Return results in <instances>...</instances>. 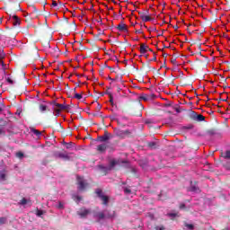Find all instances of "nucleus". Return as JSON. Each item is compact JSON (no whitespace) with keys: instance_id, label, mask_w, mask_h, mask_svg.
Listing matches in <instances>:
<instances>
[{"instance_id":"1","label":"nucleus","mask_w":230,"mask_h":230,"mask_svg":"<svg viewBox=\"0 0 230 230\" xmlns=\"http://www.w3.org/2000/svg\"><path fill=\"white\" fill-rule=\"evenodd\" d=\"M50 105H52V109L54 112H56V116H59L62 111H66L69 108V105L58 103L57 101H52Z\"/></svg>"},{"instance_id":"2","label":"nucleus","mask_w":230,"mask_h":230,"mask_svg":"<svg viewBox=\"0 0 230 230\" xmlns=\"http://www.w3.org/2000/svg\"><path fill=\"white\" fill-rule=\"evenodd\" d=\"M89 186V183L84 177L77 176V189L79 191H85V189Z\"/></svg>"},{"instance_id":"3","label":"nucleus","mask_w":230,"mask_h":230,"mask_svg":"<svg viewBox=\"0 0 230 230\" xmlns=\"http://www.w3.org/2000/svg\"><path fill=\"white\" fill-rule=\"evenodd\" d=\"M114 134L117 137H120L121 139H125L127 136H130L131 132L128 129L121 130L119 128H114Z\"/></svg>"},{"instance_id":"4","label":"nucleus","mask_w":230,"mask_h":230,"mask_svg":"<svg viewBox=\"0 0 230 230\" xmlns=\"http://www.w3.org/2000/svg\"><path fill=\"white\" fill-rule=\"evenodd\" d=\"M142 107L143 106L139 102L133 104L130 107L131 114H133V116H141V112L138 111V113H137V111H141Z\"/></svg>"},{"instance_id":"5","label":"nucleus","mask_w":230,"mask_h":230,"mask_svg":"<svg viewBox=\"0 0 230 230\" xmlns=\"http://www.w3.org/2000/svg\"><path fill=\"white\" fill-rule=\"evenodd\" d=\"M116 166H121V161L118 159H111L109 164V170H116Z\"/></svg>"},{"instance_id":"6","label":"nucleus","mask_w":230,"mask_h":230,"mask_svg":"<svg viewBox=\"0 0 230 230\" xmlns=\"http://www.w3.org/2000/svg\"><path fill=\"white\" fill-rule=\"evenodd\" d=\"M111 134L109 131L105 130L103 136H100L97 137V141H100L101 143H105L106 141H109L111 139Z\"/></svg>"},{"instance_id":"7","label":"nucleus","mask_w":230,"mask_h":230,"mask_svg":"<svg viewBox=\"0 0 230 230\" xmlns=\"http://www.w3.org/2000/svg\"><path fill=\"white\" fill-rule=\"evenodd\" d=\"M90 214H91V210L85 208H81L77 212V215L81 217V218H85V217H87V215H90Z\"/></svg>"},{"instance_id":"8","label":"nucleus","mask_w":230,"mask_h":230,"mask_svg":"<svg viewBox=\"0 0 230 230\" xmlns=\"http://www.w3.org/2000/svg\"><path fill=\"white\" fill-rule=\"evenodd\" d=\"M12 21H13V25L14 26V28H17V26H21V19L19 18V16L13 14V15H10Z\"/></svg>"},{"instance_id":"9","label":"nucleus","mask_w":230,"mask_h":230,"mask_svg":"<svg viewBox=\"0 0 230 230\" xmlns=\"http://www.w3.org/2000/svg\"><path fill=\"white\" fill-rule=\"evenodd\" d=\"M108 146H107V144H101L97 146V152H99V154H105V152H107Z\"/></svg>"},{"instance_id":"10","label":"nucleus","mask_w":230,"mask_h":230,"mask_svg":"<svg viewBox=\"0 0 230 230\" xmlns=\"http://www.w3.org/2000/svg\"><path fill=\"white\" fill-rule=\"evenodd\" d=\"M138 14L140 15V19H142L144 22H150V21H152V17L146 15L143 12H138Z\"/></svg>"},{"instance_id":"11","label":"nucleus","mask_w":230,"mask_h":230,"mask_svg":"<svg viewBox=\"0 0 230 230\" xmlns=\"http://www.w3.org/2000/svg\"><path fill=\"white\" fill-rule=\"evenodd\" d=\"M155 98V94L151 93V94H144L140 96V100H144V102H148L150 100H154Z\"/></svg>"},{"instance_id":"12","label":"nucleus","mask_w":230,"mask_h":230,"mask_svg":"<svg viewBox=\"0 0 230 230\" xmlns=\"http://www.w3.org/2000/svg\"><path fill=\"white\" fill-rule=\"evenodd\" d=\"M146 51H153L152 49L148 48L145 43L140 44V53L145 55Z\"/></svg>"},{"instance_id":"13","label":"nucleus","mask_w":230,"mask_h":230,"mask_svg":"<svg viewBox=\"0 0 230 230\" xmlns=\"http://www.w3.org/2000/svg\"><path fill=\"white\" fill-rule=\"evenodd\" d=\"M117 30H119V31H124L125 33L128 32V28L127 27V24L120 22L118 26H117Z\"/></svg>"},{"instance_id":"14","label":"nucleus","mask_w":230,"mask_h":230,"mask_svg":"<svg viewBox=\"0 0 230 230\" xmlns=\"http://www.w3.org/2000/svg\"><path fill=\"white\" fill-rule=\"evenodd\" d=\"M106 218H114L116 217V212L114 210H104Z\"/></svg>"},{"instance_id":"15","label":"nucleus","mask_w":230,"mask_h":230,"mask_svg":"<svg viewBox=\"0 0 230 230\" xmlns=\"http://www.w3.org/2000/svg\"><path fill=\"white\" fill-rule=\"evenodd\" d=\"M98 168H99L102 175H106L110 171L109 167H106L103 165H99Z\"/></svg>"},{"instance_id":"16","label":"nucleus","mask_w":230,"mask_h":230,"mask_svg":"<svg viewBox=\"0 0 230 230\" xmlns=\"http://www.w3.org/2000/svg\"><path fill=\"white\" fill-rule=\"evenodd\" d=\"M193 119H196L197 121H204L206 117H204L202 114L197 115V113H195Z\"/></svg>"},{"instance_id":"17","label":"nucleus","mask_w":230,"mask_h":230,"mask_svg":"<svg viewBox=\"0 0 230 230\" xmlns=\"http://www.w3.org/2000/svg\"><path fill=\"white\" fill-rule=\"evenodd\" d=\"M58 158L59 159H65V161H69V159H71L69 155H67L66 153H61V155H58Z\"/></svg>"},{"instance_id":"18","label":"nucleus","mask_w":230,"mask_h":230,"mask_svg":"<svg viewBox=\"0 0 230 230\" xmlns=\"http://www.w3.org/2000/svg\"><path fill=\"white\" fill-rule=\"evenodd\" d=\"M101 200H102V204L107 206L109 204V197L106 195L101 196Z\"/></svg>"},{"instance_id":"19","label":"nucleus","mask_w":230,"mask_h":230,"mask_svg":"<svg viewBox=\"0 0 230 230\" xmlns=\"http://www.w3.org/2000/svg\"><path fill=\"white\" fill-rule=\"evenodd\" d=\"M96 217L99 218V220H103L104 218H107L105 212H98Z\"/></svg>"},{"instance_id":"20","label":"nucleus","mask_w":230,"mask_h":230,"mask_svg":"<svg viewBox=\"0 0 230 230\" xmlns=\"http://www.w3.org/2000/svg\"><path fill=\"white\" fill-rule=\"evenodd\" d=\"M28 202H31V200L27 199L26 198H22L20 200L19 204H20V206H26V204H28Z\"/></svg>"},{"instance_id":"21","label":"nucleus","mask_w":230,"mask_h":230,"mask_svg":"<svg viewBox=\"0 0 230 230\" xmlns=\"http://www.w3.org/2000/svg\"><path fill=\"white\" fill-rule=\"evenodd\" d=\"M31 132H32V134L37 136V137H40V136H42V132H40V131H39L38 129H35V128H31Z\"/></svg>"},{"instance_id":"22","label":"nucleus","mask_w":230,"mask_h":230,"mask_svg":"<svg viewBox=\"0 0 230 230\" xmlns=\"http://www.w3.org/2000/svg\"><path fill=\"white\" fill-rule=\"evenodd\" d=\"M207 134H208V136H215V135H217V129H215V128L208 129Z\"/></svg>"},{"instance_id":"23","label":"nucleus","mask_w":230,"mask_h":230,"mask_svg":"<svg viewBox=\"0 0 230 230\" xmlns=\"http://www.w3.org/2000/svg\"><path fill=\"white\" fill-rule=\"evenodd\" d=\"M190 191H195L196 193H199V191H200V189H199V187H197L195 185H191Z\"/></svg>"},{"instance_id":"24","label":"nucleus","mask_w":230,"mask_h":230,"mask_svg":"<svg viewBox=\"0 0 230 230\" xmlns=\"http://www.w3.org/2000/svg\"><path fill=\"white\" fill-rule=\"evenodd\" d=\"M40 112H46V111H48V106H46L44 104H40Z\"/></svg>"},{"instance_id":"25","label":"nucleus","mask_w":230,"mask_h":230,"mask_svg":"<svg viewBox=\"0 0 230 230\" xmlns=\"http://www.w3.org/2000/svg\"><path fill=\"white\" fill-rule=\"evenodd\" d=\"M107 94H110V103L112 107H114V97H112V94H111L109 92H107Z\"/></svg>"},{"instance_id":"26","label":"nucleus","mask_w":230,"mask_h":230,"mask_svg":"<svg viewBox=\"0 0 230 230\" xmlns=\"http://www.w3.org/2000/svg\"><path fill=\"white\" fill-rule=\"evenodd\" d=\"M222 155L225 159L230 160V151H226V152H225V154L223 153Z\"/></svg>"},{"instance_id":"27","label":"nucleus","mask_w":230,"mask_h":230,"mask_svg":"<svg viewBox=\"0 0 230 230\" xmlns=\"http://www.w3.org/2000/svg\"><path fill=\"white\" fill-rule=\"evenodd\" d=\"M96 193H97V197H99V199H102V197H103V191L100 189H98L96 190Z\"/></svg>"},{"instance_id":"28","label":"nucleus","mask_w":230,"mask_h":230,"mask_svg":"<svg viewBox=\"0 0 230 230\" xmlns=\"http://www.w3.org/2000/svg\"><path fill=\"white\" fill-rule=\"evenodd\" d=\"M124 193H126V195H130V193H132V190L129 188L125 187Z\"/></svg>"},{"instance_id":"29","label":"nucleus","mask_w":230,"mask_h":230,"mask_svg":"<svg viewBox=\"0 0 230 230\" xmlns=\"http://www.w3.org/2000/svg\"><path fill=\"white\" fill-rule=\"evenodd\" d=\"M165 229L166 228L163 225L155 226V230H165Z\"/></svg>"},{"instance_id":"30","label":"nucleus","mask_w":230,"mask_h":230,"mask_svg":"<svg viewBox=\"0 0 230 230\" xmlns=\"http://www.w3.org/2000/svg\"><path fill=\"white\" fill-rule=\"evenodd\" d=\"M156 145H157V144H156L155 142H149V143H148L149 148H155Z\"/></svg>"},{"instance_id":"31","label":"nucleus","mask_w":230,"mask_h":230,"mask_svg":"<svg viewBox=\"0 0 230 230\" xmlns=\"http://www.w3.org/2000/svg\"><path fill=\"white\" fill-rule=\"evenodd\" d=\"M185 227H188V229L193 230L195 228V226L186 223Z\"/></svg>"},{"instance_id":"32","label":"nucleus","mask_w":230,"mask_h":230,"mask_svg":"<svg viewBox=\"0 0 230 230\" xmlns=\"http://www.w3.org/2000/svg\"><path fill=\"white\" fill-rule=\"evenodd\" d=\"M73 199H74V200H76L77 202H80V200H82V197L78 196V195L74 196Z\"/></svg>"},{"instance_id":"33","label":"nucleus","mask_w":230,"mask_h":230,"mask_svg":"<svg viewBox=\"0 0 230 230\" xmlns=\"http://www.w3.org/2000/svg\"><path fill=\"white\" fill-rule=\"evenodd\" d=\"M36 215H37V217H42V215H44V212L42 210L37 209Z\"/></svg>"},{"instance_id":"34","label":"nucleus","mask_w":230,"mask_h":230,"mask_svg":"<svg viewBox=\"0 0 230 230\" xmlns=\"http://www.w3.org/2000/svg\"><path fill=\"white\" fill-rule=\"evenodd\" d=\"M0 181H6V174L5 173H0Z\"/></svg>"},{"instance_id":"35","label":"nucleus","mask_w":230,"mask_h":230,"mask_svg":"<svg viewBox=\"0 0 230 230\" xmlns=\"http://www.w3.org/2000/svg\"><path fill=\"white\" fill-rule=\"evenodd\" d=\"M16 157H19V159L24 157V154L22 152L16 153Z\"/></svg>"},{"instance_id":"36","label":"nucleus","mask_w":230,"mask_h":230,"mask_svg":"<svg viewBox=\"0 0 230 230\" xmlns=\"http://www.w3.org/2000/svg\"><path fill=\"white\" fill-rule=\"evenodd\" d=\"M74 98H75L76 100H82V94H80V93H75V96H74Z\"/></svg>"},{"instance_id":"37","label":"nucleus","mask_w":230,"mask_h":230,"mask_svg":"<svg viewBox=\"0 0 230 230\" xmlns=\"http://www.w3.org/2000/svg\"><path fill=\"white\" fill-rule=\"evenodd\" d=\"M6 121L4 120L3 119H0V127H5Z\"/></svg>"},{"instance_id":"38","label":"nucleus","mask_w":230,"mask_h":230,"mask_svg":"<svg viewBox=\"0 0 230 230\" xmlns=\"http://www.w3.org/2000/svg\"><path fill=\"white\" fill-rule=\"evenodd\" d=\"M58 209H64V204H62V202H58V205L57 206Z\"/></svg>"},{"instance_id":"39","label":"nucleus","mask_w":230,"mask_h":230,"mask_svg":"<svg viewBox=\"0 0 230 230\" xmlns=\"http://www.w3.org/2000/svg\"><path fill=\"white\" fill-rule=\"evenodd\" d=\"M109 118L110 119H111V121H114L116 119V113H113V115H110Z\"/></svg>"},{"instance_id":"40","label":"nucleus","mask_w":230,"mask_h":230,"mask_svg":"<svg viewBox=\"0 0 230 230\" xmlns=\"http://www.w3.org/2000/svg\"><path fill=\"white\" fill-rule=\"evenodd\" d=\"M6 82H8V84H10L11 85H13V80H12V78L7 77Z\"/></svg>"},{"instance_id":"41","label":"nucleus","mask_w":230,"mask_h":230,"mask_svg":"<svg viewBox=\"0 0 230 230\" xmlns=\"http://www.w3.org/2000/svg\"><path fill=\"white\" fill-rule=\"evenodd\" d=\"M0 224H6V217H0Z\"/></svg>"},{"instance_id":"42","label":"nucleus","mask_w":230,"mask_h":230,"mask_svg":"<svg viewBox=\"0 0 230 230\" xmlns=\"http://www.w3.org/2000/svg\"><path fill=\"white\" fill-rule=\"evenodd\" d=\"M4 57H6V54H4V52H0V60H3Z\"/></svg>"},{"instance_id":"43","label":"nucleus","mask_w":230,"mask_h":230,"mask_svg":"<svg viewBox=\"0 0 230 230\" xmlns=\"http://www.w3.org/2000/svg\"><path fill=\"white\" fill-rule=\"evenodd\" d=\"M168 217H172L173 218H175V217H177V213H169L167 214Z\"/></svg>"},{"instance_id":"44","label":"nucleus","mask_w":230,"mask_h":230,"mask_svg":"<svg viewBox=\"0 0 230 230\" xmlns=\"http://www.w3.org/2000/svg\"><path fill=\"white\" fill-rule=\"evenodd\" d=\"M145 67L146 69H147V71H152V67L150 66V64H146Z\"/></svg>"},{"instance_id":"45","label":"nucleus","mask_w":230,"mask_h":230,"mask_svg":"<svg viewBox=\"0 0 230 230\" xmlns=\"http://www.w3.org/2000/svg\"><path fill=\"white\" fill-rule=\"evenodd\" d=\"M185 128H187V130H192L193 125L190 124V125H189V126H186Z\"/></svg>"},{"instance_id":"46","label":"nucleus","mask_w":230,"mask_h":230,"mask_svg":"<svg viewBox=\"0 0 230 230\" xmlns=\"http://www.w3.org/2000/svg\"><path fill=\"white\" fill-rule=\"evenodd\" d=\"M66 145L67 150H69V148H71L73 143H71V142L70 143H66Z\"/></svg>"},{"instance_id":"47","label":"nucleus","mask_w":230,"mask_h":230,"mask_svg":"<svg viewBox=\"0 0 230 230\" xmlns=\"http://www.w3.org/2000/svg\"><path fill=\"white\" fill-rule=\"evenodd\" d=\"M186 208V204L181 203L180 204V209H184Z\"/></svg>"},{"instance_id":"48","label":"nucleus","mask_w":230,"mask_h":230,"mask_svg":"<svg viewBox=\"0 0 230 230\" xmlns=\"http://www.w3.org/2000/svg\"><path fill=\"white\" fill-rule=\"evenodd\" d=\"M59 155H61V153L58 152V151H57V152L54 153V156H55V157H58Z\"/></svg>"},{"instance_id":"49","label":"nucleus","mask_w":230,"mask_h":230,"mask_svg":"<svg viewBox=\"0 0 230 230\" xmlns=\"http://www.w3.org/2000/svg\"><path fill=\"white\" fill-rule=\"evenodd\" d=\"M145 123H146V125H150V123H152V120L146 119V120L145 121Z\"/></svg>"},{"instance_id":"50","label":"nucleus","mask_w":230,"mask_h":230,"mask_svg":"<svg viewBox=\"0 0 230 230\" xmlns=\"http://www.w3.org/2000/svg\"><path fill=\"white\" fill-rule=\"evenodd\" d=\"M52 6H58V4H57L56 1H53V2H52Z\"/></svg>"},{"instance_id":"51","label":"nucleus","mask_w":230,"mask_h":230,"mask_svg":"<svg viewBox=\"0 0 230 230\" xmlns=\"http://www.w3.org/2000/svg\"><path fill=\"white\" fill-rule=\"evenodd\" d=\"M136 33L141 34V33H143V31L142 30H137V31H136Z\"/></svg>"},{"instance_id":"52","label":"nucleus","mask_w":230,"mask_h":230,"mask_svg":"<svg viewBox=\"0 0 230 230\" xmlns=\"http://www.w3.org/2000/svg\"><path fill=\"white\" fill-rule=\"evenodd\" d=\"M108 69L111 71V73H114V68H112L111 66H108Z\"/></svg>"},{"instance_id":"53","label":"nucleus","mask_w":230,"mask_h":230,"mask_svg":"<svg viewBox=\"0 0 230 230\" xmlns=\"http://www.w3.org/2000/svg\"><path fill=\"white\" fill-rule=\"evenodd\" d=\"M171 62H172V64H175V62H177V60H176L175 58H172V59L171 60Z\"/></svg>"},{"instance_id":"54","label":"nucleus","mask_w":230,"mask_h":230,"mask_svg":"<svg viewBox=\"0 0 230 230\" xmlns=\"http://www.w3.org/2000/svg\"><path fill=\"white\" fill-rule=\"evenodd\" d=\"M175 111L178 114L181 112V110L179 108H175Z\"/></svg>"},{"instance_id":"55","label":"nucleus","mask_w":230,"mask_h":230,"mask_svg":"<svg viewBox=\"0 0 230 230\" xmlns=\"http://www.w3.org/2000/svg\"><path fill=\"white\" fill-rule=\"evenodd\" d=\"M108 80H111V82H115L116 79H112V77L109 76Z\"/></svg>"},{"instance_id":"56","label":"nucleus","mask_w":230,"mask_h":230,"mask_svg":"<svg viewBox=\"0 0 230 230\" xmlns=\"http://www.w3.org/2000/svg\"><path fill=\"white\" fill-rule=\"evenodd\" d=\"M35 57H36V58H39V52H35Z\"/></svg>"},{"instance_id":"57","label":"nucleus","mask_w":230,"mask_h":230,"mask_svg":"<svg viewBox=\"0 0 230 230\" xmlns=\"http://www.w3.org/2000/svg\"><path fill=\"white\" fill-rule=\"evenodd\" d=\"M163 57H164V58H166V57H168V54H167V53H164V54H163Z\"/></svg>"},{"instance_id":"58","label":"nucleus","mask_w":230,"mask_h":230,"mask_svg":"<svg viewBox=\"0 0 230 230\" xmlns=\"http://www.w3.org/2000/svg\"><path fill=\"white\" fill-rule=\"evenodd\" d=\"M152 60L155 62L157 60V57L155 56Z\"/></svg>"},{"instance_id":"59","label":"nucleus","mask_w":230,"mask_h":230,"mask_svg":"<svg viewBox=\"0 0 230 230\" xmlns=\"http://www.w3.org/2000/svg\"><path fill=\"white\" fill-rule=\"evenodd\" d=\"M58 127H59L60 128H62V125L60 123H57Z\"/></svg>"},{"instance_id":"60","label":"nucleus","mask_w":230,"mask_h":230,"mask_svg":"<svg viewBox=\"0 0 230 230\" xmlns=\"http://www.w3.org/2000/svg\"><path fill=\"white\" fill-rule=\"evenodd\" d=\"M173 28H174L175 30H179V26H178V25H175Z\"/></svg>"},{"instance_id":"61","label":"nucleus","mask_w":230,"mask_h":230,"mask_svg":"<svg viewBox=\"0 0 230 230\" xmlns=\"http://www.w3.org/2000/svg\"><path fill=\"white\" fill-rule=\"evenodd\" d=\"M46 48H49V42L46 43Z\"/></svg>"},{"instance_id":"62","label":"nucleus","mask_w":230,"mask_h":230,"mask_svg":"<svg viewBox=\"0 0 230 230\" xmlns=\"http://www.w3.org/2000/svg\"><path fill=\"white\" fill-rule=\"evenodd\" d=\"M0 134H4V131H3V129H0Z\"/></svg>"},{"instance_id":"63","label":"nucleus","mask_w":230,"mask_h":230,"mask_svg":"<svg viewBox=\"0 0 230 230\" xmlns=\"http://www.w3.org/2000/svg\"><path fill=\"white\" fill-rule=\"evenodd\" d=\"M222 102H227V99H220Z\"/></svg>"},{"instance_id":"64","label":"nucleus","mask_w":230,"mask_h":230,"mask_svg":"<svg viewBox=\"0 0 230 230\" xmlns=\"http://www.w3.org/2000/svg\"><path fill=\"white\" fill-rule=\"evenodd\" d=\"M227 170H229V171H230V166H228V167H227Z\"/></svg>"}]
</instances>
